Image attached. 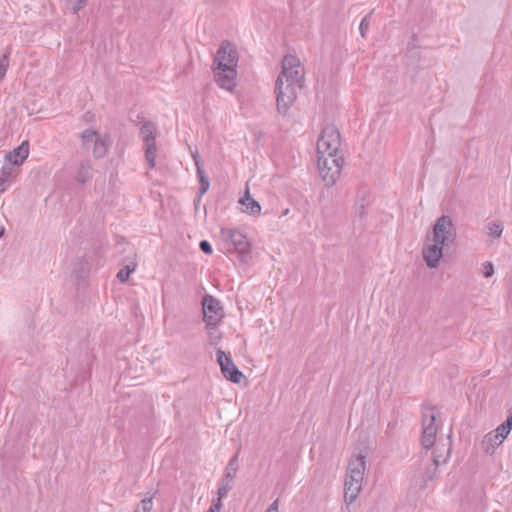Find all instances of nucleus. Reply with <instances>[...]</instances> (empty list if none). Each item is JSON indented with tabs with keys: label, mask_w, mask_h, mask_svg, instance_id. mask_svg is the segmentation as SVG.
<instances>
[{
	"label": "nucleus",
	"mask_w": 512,
	"mask_h": 512,
	"mask_svg": "<svg viewBox=\"0 0 512 512\" xmlns=\"http://www.w3.org/2000/svg\"><path fill=\"white\" fill-rule=\"evenodd\" d=\"M222 498H217V501L213 503L207 512H219L222 507Z\"/></svg>",
	"instance_id": "nucleus-32"
},
{
	"label": "nucleus",
	"mask_w": 512,
	"mask_h": 512,
	"mask_svg": "<svg viewBox=\"0 0 512 512\" xmlns=\"http://www.w3.org/2000/svg\"><path fill=\"white\" fill-rule=\"evenodd\" d=\"M304 67L295 55H286L276 84V100L279 112L286 113L297 98V92L304 87Z\"/></svg>",
	"instance_id": "nucleus-1"
},
{
	"label": "nucleus",
	"mask_w": 512,
	"mask_h": 512,
	"mask_svg": "<svg viewBox=\"0 0 512 512\" xmlns=\"http://www.w3.org/2000/svg\"><path fill=\"white\" fill-rule=\"evenodd\" d=\"M203 320L208 325H218L223 318V308L219 300L206 294L202 299Z\"/></svg>",
	"instance_id": "nucleus-9"
},
{
	"label": "nucleus",
	"mask_w": 512,
	"mask_h": 512,
	"mask_svg": "<svg viewBox=\"0 0 512 512\" xmlns=\"http://www.w3.org/2000/svg\"><path fill=\"white\" fill-rule=\"evenodd\" d=\"M199 247L205 254H211L213 252L212 246L207 240H202Z\"/></svg>",
	"instance_id": "nucleus-30"
},
{
	"label": "nucleus",
	"mask_w": 512,
	"mask_h": 512,
	"mask_svg": "<svg viewBox=\"0 0 512 512\" xmlns=\"http://www.w3.org/2000/svg\"><path fill=\"white\" fill-rule=\"evenodd\" d=\"M9 56L10 51H7L2 56H0V82L4 79L8 67H9Z\"/></svg>",
	"instance_id": "nucleus-23"
},
{
	"label": "nucleus",
	"mask_w": 512,
	"mask_h": 512,
	"mask_svg": "<svg viewBox=\"0 0 512 512\" xmlns=\"http://www.w3.org/2000/svg\"><path fill=\"white\" fill-rule=\"evenodd\" d=\"M140 135L144 142L145 159L150 169L156 166V127L150 121H141Z\"/></svg>",
	"instance_id": "nucleus-7"
},
{
	"label": "nucleus",
	"mask_w": 512,
	"mask_h": 512,
	"mask_svg": "<svg viewBox=\"0 0 512 512\" xmlns=\"http://www.w3.org/2000/svg\"><path fill=\"white\" fill-rule=\"evenodd\" d=\"M456 237V227L452 218L448 215L439 217L433 226L432 232L426 235L422 248L423 259L429 268L439 267L444 247L453 245Z\"/></svg>",
	"instance_id": "nucleus-2"
},
{
	"label": "nucleus",
	"mask_w": 512,
	"mask_h": 512,
	"mask_svg": "<svg viewBox=\"0 0 512 512\" xmlns=\"http://www.w3.org/2000/svg\"><path fill=\"white\" fill-rule=\"evenodd\" d=\"M196 173L199 181V195L202 196L209 190L210 182L202 166L196 168Z\"/></svg>",
	"instance_id": "nucleus-21"
},
{
	"label": "nucleus",
	"mask_w": 512,
	"mask_h": 512,
	"mask_svg": "<svg viewBox=\"0 0 512 512\" xmlns=\"http://www.w3.org/2000/svg\"><path fill=\"white\" fill-rule=\"evenodd\" d=\"M238 470V455L233 456L225 468V474L218 486L219 498H224L232 489L234 478Z\"/></svg>",
	"instance_id": "nucleus-12"
},
{
	"label": "nucleus",
	"mask_w": 512,
	"mask_h": 512,
	"mask_svg": "<svg viewBox=\"0 0 512 512\" xmlns=\"http://www.w3.org/2000/svg\"><path fill=\"white\" fill-rule=\"evenodd\" d=\"M319 175L327 187L333 186L340 177L343 158L340 156H318Z\"/></svg>",
	"instance_id": "nucleus-5"
},
{
	"label": "nucleus",
	"mask_w": 512,
	"mask_h": 512,
	"mask_svg": "<svg viewBox=\"0 0 512 512\" xmlns=\"http://www.w3.org/2000/svg\"><path fill=\"white\" fill-rule=\"evenodd\" d=\"M192 158L196 168H198V166H202L198 151H194L192 153Z\"/></svg>",
	"instance_id": "nucleus-33"
},
{
	"label": "nucleus",
	"mask_w": 512,
	"mask_h": 512,
	"mask_svg": "<svg viewBox=\"0 0 512 512\" xmlns=\"http://www.w3.org/2000/svg\"><path fill=\"white\" fill-rule=\"evenodd\" d=\"M221 241L227 252H237L242 261L246 260L250 252V242L241 231L233 228H222Z\"/></svg>",
	"instance_id": "nucleus-4"
},
{
	"label": "nucleus",
	"mask_w": 512,
	"mask_h": 512,
	"mask_svg": "<svg viewBox=\"0 0 512 512\" xmlns=\"http://www.w3.org/2000/svg\"><path fill=\"white\" fill-rule=\"evenodd\" d=\"M82 144L85 148L91 149L96 158H103L110 146L109 137L101 135L95 130L87 129L81 134Z\"/></svg>",
	"instance_id": "nucleus-8"
},
{
	"label": "nucleus",
	"mask_w": 512,
	"mask_h": 512,
	"mask_svg": "<svg viewBox=\"0 0 512 512\" xmlns=\"http://www.w3.org/2000/svg\"><path fill=\"white\" fill-rule=\"evenodd\" d=\"M512 430V411L510 412L509 416L507 417V419L505 420V422H503L502 424H500L495 430H493L501 440H505L508 435L510 434Z\"/></svg>",
	"instance_id": "nucleus-20"
},
{
	"label": "nucleus",
	"mask_w": 512,
	"mask_h": 512,
	"mask_svg": "<svg viewBox=\"0 0 512 512\" xmlns=\"http://www.w3.org/2000/svg\"><path fill=\"white\" fill-rule=\"evenodd\" d=\"M238 55L233 45L223 42L213 62L214 80L217 85L229 92L236 87Z\"/></svg>",
	"instance_id": "nucleus-3"
},
{
	"label": "nucleus",
	"mask_w": 512,
	"mask_h": 512,
	"mask_svg": "<svg viewBox=\"0 0 512 512\" xmlns=\"http://www.w3.org/2000/svg\"><path fill=\"white\" fill-rule=\"evenodd\" d=\"M153 507V495L141 500L134 512H150Z\"/></svg>",
	"instance_id": "nucleus-24"
},
{
	"label": "nucleus",
	"mask_w": 512,
	"mask_h": 512,
	"mask_svg": "<svg viewBox=\"0 0 512 512\" xmlns=\"http://www.w3.org/2000/svg\"><path fill=\"white\" fill-rule=\"evenodd\" d=\"M365 458L366 454L362 453L352 457L348 465L346 478L360 483L363 482L364 472L366 469Z\"/></svg>",
	"instance_id": "nucleus-13"
},
{
	"label": "nucleus",
	"mask_w": 512,
	"mask_h": 512,
	"mask_svg": "<svg viewBox=\"0 0 512 512\" xmlns=\"http://www.w3.org/2000/svg\"><path fill=\"white\" fill-rule=\"evenodd\" d=\"M451 440L450 438L447 439V443L442 445V448L440 446H437L433 462L435 465V469L438 468V466L441 463H446L451 455Z\"/></svg>",
	"instance_id": "nucleus-17"
},
{
	"label": "nucleus",
	"mask_w": 512,
	"mask_h": 512,
	"mask_svg": "<svg viewBox=\"0 0 512 512\" xmlns=\"http://www.w3.org/2000/svg\"><path fill=\"white\" fill-rule=\"evenodd\" d=\"M482 273L485 278H490L494 274V266L490 261H486L482 264Z\"/></svg>",
	"instance_id": "nucleus-28"
},
{
	"label": "nucleus",
	"mask_w": 512,
	"mask_h": 512,
	"mask_svg": "<svg viewBox=\"0 0 512 512\" xmlns=\"http://www.w3.org/2000/svg\"><path fill=\"white\" fill-rule=\"evenodd\" d=\"M87 1L86 0H77L74 2L72 6V12L74 14H77L85 5Z\"/></svg>",
	"instance_id": "nucleus-31"
},
{
	"label": "nucleus",
	"mask_w": 512,
	"mask_h": 512,
	"mask_svg": "<svg viewBox=\"0 0 512 512\" xmlns=\"http://www.w3.org/2000/svg\"><path fill=\"white\" fill-rule=\"evenodd\" d=\"M5 229L0 226V238L4 235Z\"/></svg>",
	"instance_id": "nucleus-36"
},
{
	"label": "nucleus",
	"mask_w": 512,
	"mask_h": 512,
	"mask_svg": "<svg viewBox=\"0 0 512 512\" xmlns=\"http://www.w3.org/2000/svg\"><path fill=\"white\" fill-rule=\"evenodd\" d=\"M216 355L223 376L233 383H240L243 374L234 364L233 360L220 349L217 350Z\"/></svg>",
	"instance_id": "nucleus-10"
},
{
	"label": "nucleus",
	"mask_w": 512,
	"mask_h": 512,
	"mask_svg": "<svg viewBox=\"0 0 512 512\" xmlns=\"http://www.w3.org/2000/svg\"><path fill=\"white\" fill-rule=\"evenodd\" d=\"M218 325H208L206 324V329L209 336V341L211 345H217L221 339V333L217 329Z\"/></svg>",
	"instance_id": "nucleus-22"
},
{
	"label": "nucleus",
	"mask_w": 512,
	"mask_h": 512,
	"mask_svg": "<svg viewBox=\"0 0 512 512\" xmlns=\"http://www.w3.org/2000/svg\"><path fill=\"white\" fill-rule=\"evenodd\" d=\"M370 17H371V12L368 13L366 16H364L363 19L360 22L359 30H360L361 36L363 38H366L367 33L369 31V28H370Z\"/></svg>",
	"instance_id": "nucleus-26"
},
{
	"label": "nucleus",
	"mask_w": 512,
	"mask_h": 512,
	"mask_svg": "<svg viewBox=\"0 0 512 512\" xmlns=\"http://www.w3.org/2000/svg\"><path fill=\"white\" fill-rule=\"evenodd\" d=\"M503 232V226L499 223H493L488 226V234L492 238H500Z\"/></svg>",
	"instance_id": "nucleus-27"
},
{
	"label": "nucleus",
	"mask_w": 512,
	"mask_h": 512,
	"mask_svg": "<svg viewBox=\"0 0 512 512\" xmlns=\"http://www.w3.org/2000/svg\"><path fill=\"white\" fill-rule=\"evenodd\" d=\"M278 500H275L265 512H278Z\"/></svg>",
	"instance_id": "nucleus-34"
},
{
	"label": "nucleus",
	"mask_w": 512,
	"mask_h": 512,
	"mask_svg": "<svg viewBox=\"0 0 512 512\" xmlns=\"http://www.w3.org/2000/svg\"><path fill=\"white\" fill-rule=\"evenodd\" d=\"M29 156V143L28 141L22 142L18 147L10 151L6 156V164L14 167L21 166Z\"/></svg>",
	"instance_id": "nucleus-14"
},
{
	"label": "nucleus",
	"mask_w": 512,
	"mask_h": 512,
	"mask_svg": "<svg viewBox=\"0 0 512 512\" xmlns=\"http://www.w3.org/2000/svg\"><path fill=\"white\" fill-rule=\"evenodd\" d=\"M340 133L334 125L323 128L317 141V156H338Z\"/></svg>",
	"instance_id": "nucleus-6"
},
{
	"label": "nucleus",
	"mask_w": 512,
	"mask_h": 512,
	"mask_svg": "<svg viewBox=\"0 0 512 512\" xmlns=\"http://www.w3.org/2000/svg\"><path fill=\"white\" fill-rule=\"evenodd\" d=\"M422 446L426 449H430L436 440L438 427L435 424V415L432 411L424 413L422 420Z\"/></svg>",
	"instance_id": "nucleus-11"
},
{
	"label": "nucleus",
	"mask_w": 512,
	"mask_h": 512,
	"mask_svg": "<svg viewBox=\"0 0 512 512\" xmlns=\"http://www.w3.org/2000/svg\"><path fill=\"white\" fill-rule=\"evenodd\" d=\"M357 213L360 217H363L364 215V205H361L359 209H357Z\"/></svg>",
	"instance_id": "nucleus-35"
},
{
	"label": "nucleus",
	"mask_w": 512,
	"mask_h": 512,
	"mask_svg": "<svg viewBox=\"0 0 512 512\" xmlns=\"http://www.w3.org/2000/svg\"><path fill=\"white\" fill-rule=\"evenodd\" d=\"M362 483L352 481L348 478L345 479V490L344 497L345 501L348 503H352L356 500L359 492L361 491Z\"/></svg>",
	"instance_id": "nucleus-18"
},
{
	"label": "nucleus",
	"mask_w": 512,
	"mask_h": 512,
	"mask_svg": "<svg viewBox=\"0 0 512 512\" xmlns=\"http://www.w3.org/2000/svg\"><path fill=\"white\" fill-rule=\"evenodd\" d=\"M92 178V166L89 161H83L80 163L75 179L79 183H86Z\"/></svg>",
	"instance_id": "nucleus-19"
},
{
	"label": "nucleus",
	"mask_w": 512,
	"mask_h": 512,
	"mask_svg": "<svg viewBox=\"0 0 512 512\" xmlns=\"http://www.w3.org/2000/svg\"><path fill=\"white\" fill-rule=\"evenodd\" d=\"M502 443H503V440H501L499 438V436L494 431H491L483 437V439L480 443V446H481V449L486 454L492 455V454H494L496 448L498 446H500Z\"/></svg>",
	"instance_id": "nucleus-15"
},
{
	"label": "nucleus",
	"mask_w": 512,
	"mask_h": 512,
	"mask_svg": "<svg viewBox=\"0 0 512 512\" xmlns=\"http://www.w3.org/2000/svg\"><path fill=\"white\" fill-rule=\"evenodd\" d=\"M135 265H127L117 273V278L121 282H126L129 279L130 274L135 270Z\"/></svg>",
	"instance_id": "nucleus-25"
},
{
	"label": "nucleus",
	"mask_w": 512,
	"mask_h": 512,
	"mask_svg": "<svg viewBox=\"0 0 512 512\" xmlns=\"http://www.w3.org/2000/svg\"><path fill=\"white\" fill-rule=\"evenodd\" d=\"M438 468L435 469V465H434V462L432 463L431 465V468H429L424 476L425 480H429V481H432L433 479H435L438 475V471H437Z\"/></svg>",
	"instance_id": "nucleus-29"
},
{
	"label": "nucleus",
	"mask_w": 512,
	"mask_h": 512,
	"mask_svg": "<svg viewBox=\"0 0 512 512\" xmlns=\"http://www.w3.org/2000/svg\"><path fill=\"white\" fill-rule=\"evenodd\" d=\"M243 205L242 211L252 216H258L261 213V205L258 201L254 200L249 191L239 201Z\"/></svg>",
	"instance_id": "nucleus-16"
}]
</instances>
